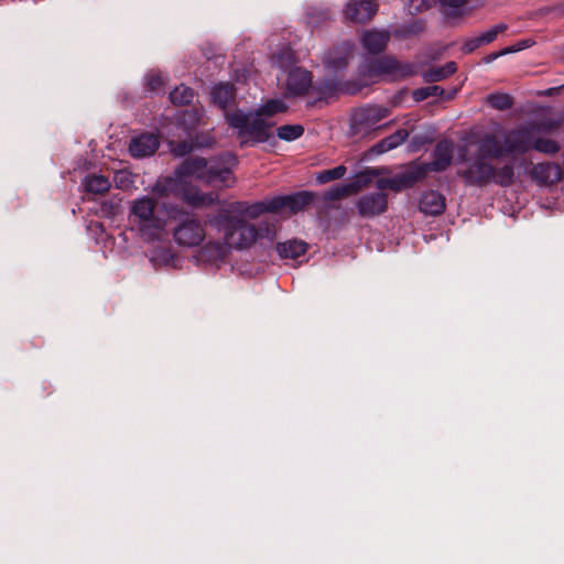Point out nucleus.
I'll return each mask as SVG.
<instances>
[{"mask_svg": "<svg viewBox=\"0 0 564 564\" xmlns=\"http://www.w3.org/2000/svg\"><path fill=\"white\" fill-rule=\"evenodd\" d=\"M237 156L230 152L221 153L209 160L204 158H188L175 171L183 177H195L208 185L230 187L235 183L232 169L237 165Z\"/></svg>", "mask_w": 564, "mask_h": 564, "instance_id": "nucleus-1", "label": "nucleus"}, {"mask_svg": "<svg viewBox=\"0 0 564 564\" xmlns=\"http://www.w3.org/2000/svg\"><path fill=\"white\" fill-rule=\"evenodd\" d=\"M209 224L223 234L229 250H246L258 239L274 238V229L268 223L254 225L239 216H230L228 213H220L210 218Z\"/></svg>", "mask_w": 564, "mask_h": 564, "instance_id": "nucleus-2", "label": "nucleus"}, {"mask_svg": "<svg viewBox=\"0 0 564 564\" xmlns=\"http://www.w3.org/2000/svg\"><path fill=\"white\" fill-rule=\"evenodd\" d=\"M158 200L149 195L137 197L130 203L128 219L131 229L147 242L159 241L165 230L166 220L156 212Z\"/></svg>", "mask_w": 564, "mask_h": 564, "instance_id": "nucleus-3", "label": "nucleus"}, {"mask_svg": "<svg viewBox=\"0 0 564 564\" xmlns=\"http://www.w3.org/2000/svg\"><path fill=\"white\" fill-rule=\"evenodd\" d=\"M489 159L478 153L469 160L466 169L460 173L466 185L482 187L494 183L501 187H509L514 183V169L512 164L495 167Z\"/></svg>", "mask_w": 564, "mask_h": 564, "instance_id": "nucleus-4", "label": "nucleus"}, {"mask_svg": "<svg viewBox=\"0 0 564 564\" xmlns=\"http://www.w3.org/2000/svg\"><path fill=\"white\" fill-rule=\"evenodd\" d=\"M225 118L229 127L237 130L238 137L241 139V145L264 143L272 137L270 129L272 123L238 109L232 112H226Z\"/></svg>", "mask_w": 564, "mask_h": 564, "instance_id": "nucleus-5", "label": "nucleus"}, {"mask_svg": "<svg viewBox=\"0 0 564 564\" xmlns=\"http://www.w3.org/2000/svg\"><path fill=\"white\" fill-rule=\"evenodd\" d=\"M361 75L387 76L391 80L404 79L416 74V66L384 55L367 61L360 69Z\"/></svg>", "mask_w": 564, "mask_h": 564, "instance_id": "nucleus-6", "label": "nucleus"}, {"mask_svg": "<svg viewBox=\"0 0 564 564\" xmlns=\"http://www.w3.org/2000/svg\"><path fill=\"white\" fill-rule=\"evenodd\" d=\"M173 238L181 247H197L205 238V228L200 220L187 217L173 229Z\"/></svg>", "mask_w": 564, "mask_h": 564, "instance_id": "nucleus-7", "label": "nucleus"}, {"mask_svg": "<svg viewBox=\"0 0 564 564\" xmlns=\"http://www.w3.org/2000/svg\"><path fill=\"white\" fill-rule=\"evenodd\" d=\"M390 115V110L383 106L367 105L358 108L352 116V124L357 132L366 133L381 128L379 122Z\"/></svg>", "mask_w": 564, "mask_h": 564, "instance_id": "nucleus-8", "label": "nucleus"}, {"mask_svg": "<svg viewBox=\"0 0 564 564\" xmlns=\"http://www.w3.org/2000/svg\"><path fill=\"white\" fill-rule=\"evenodd\" d=\"M433 160L429 163H422L411 166L412 171L422 172V180L429 172H443L452 163L453 143L449 140L438 141L432 152Z\"/></svg>", "mask_w": 564, "mask_h": 564, "instance_id": "nucleus-9", "label": "nucleus"}, {"mask_svg": "<svg viewBox=\"0 0 564 564\" xmlns=\"http://www.w3.org/2000/svg\"><path fill=\"white\" fill-rule=\"evenodd\" d=\"M354 55V45L350 42H343L324 53L323 65L329 75L344 72Z\"/></svg>", "mask_w": 564, "mask_h": 564, "instance_id": "nucleus-10", "label": "nucleus"}, {"mask_svg": "<svg viewBox=\"0 0 564 564\" xmlns=\"http://www.w3.org/2000/svg\"><path fill=\"white\" fill-rule=\"evenodd\" d=\"M532 149V129L522 126L508 130L503 135V150L506 155L524 154Z\"/></svg>", "mask_w": 564, "mask_h": 564, "instance_id": "nucleus-11", "label": "nucleus"}, {"mask_svg": "<svg viewBox=\"0 0 564 564\" xmlns=\"http://www.w3.org/2000/svg\"><path fill=\"white\" fill-rule=\"evenodd\" d=\"M358 215L362 218H372L386 213L388 208V195L383 192L368 193L356 202Z\"/></svg>", "mask_w": 564, "mask_h": 564, "instance_id": "nucleus-12", "label": "nucleus"}, {"mask_svg": "<svg viewBox=\"0 0 564 564\" xmlns=\"http://www.w3.org/2000/svg\"><path fill=\"white\" fill-rule=\"evenodd\" d=\"M316 194L310 191H300L290 195H279L272 197L271 208H275L276 212L286 208L292 213H297L313 203Z\"/></svg>", "mask_w": 564, "mask_h": 564, "instance_id": "nucleus-13", "label": "nucleus"}, {"mask_svg": "<svg viewBox=\"0 0 564 564\" xmlns=\"http://www.w3.org/2000/svg\"><path fill=\"white\" fill-rule=\"evenodd\" d=\"M378 10L373 0H349L344 9L346 20L354 23H365L370 20Z\"/></svg>", "mask_w": 564, "mask_h": 564, "instance_id": "nucleus-14", "label": "nucleus"}, {"mask_svg": "<svg viewBox=\"0 0 564 564\" xmlns=\"http://www.w3.org/2000/svg\"><path fill=\"white\" fill-rule=\"evenodd\" d=\"M421 180L422 172L412 171V169L410 167L401 174H397L388 178L378 180L376 186L379 189V192H382L386 188L392 189L394 192H400L404 188H410L414 186Z\"/></svg>", "mask_w": 564, "mask_h": 564, "instance_id": "nucleus-15", "label": "nucleus"}, {"mask_svg": "<svg viewBox=\"0 0 564 564\" xmlns=\"http://www.w3.org/2000/svg\"><path fill=\"white\" fill-rule=\"evenodd\" d=\"M312 87L311 72L301 67L292 68L286 77V95L290 97L302 96Z\"/></svg>", "mask_w": 564, "mask_h": 564, "instance_id": "nucleus-16", "label": "nucleus"}, {"mask_svg": "<svg viewBox=\"0 0 564 564\" xmlns=\"http://www.w3.org/2000/svg\"><path fill=\"white\" fill-rule=\"evenodd\" d=\"M160 147V141L154 133H142L131 139L129 153L134 159H143L153 155Z\"/></svg>", "mask_w": 564, "mask_h": 564, "instance_id": "nucleus-17", "label": "nucleus"}, {"mask_svg": "<svg viewBox=\"0 0 564 564\" xmlns=\"http://www.w3.org/2000/svg\"><path fill=\"white\" fill-rule=\"evenodd\" d=\"M531 178L539 185H551L561 181L563 172L557 163L542 162L533 165Z\"/></svg>", "mask_w": 564, "mask_h": 564, "instance_id": "nucleus-18", "label": "nucleus"}, {"mask_svg": "<svg viewBox=\"0 0 564 564\" xmlns=\"http://www.w3.org/2000/svg\"><path fill=\"white\" fill-rule=\"evenodd\" d=\"M229 247L225 241H208L198 251L197 259L208 264H219L229 254Z\"/></svg>", "mask_w": 564, "mask_h": 564, "instance_id": "nucleus-19", "label": "nucleus"}, {"mask_svg": "<svg viewBox=\"0 0 564 564\" xmlns=\"http://www.w3.org/2000/svg\"><path fill=\"white\" fill-rule=\"evenodd\" d=\"M445 207V196L434 189L424 192L419 202L420 212L430 216H438L443 214Z\"/></svg>", "mask_w": 564, "mask_h": 564, "instance_id": "nucleus-20", "label": "nucleus"}, {"mask_svg": "<svg viewBox=\"0 0 564 564\" xmlns=\"http://www.w3.org/2000/svg\"><path fill=\"white\" fill-rule=\"evenodd\" d=\"M389 39L388 32L371 30L362 34L361 43L369 54L377 55L386 48Z\"/></svg>", "mask_w": 564, "mask_h": 564, "instance_id": "nucleus-21", "label": "nucleus"}, {"mask_svg": "<svg viewBox=\"0 0 564 564\" xmlns=\"http://www.w3.org/2000/svg\"><path fill=\"white\" fill-rule=\"evenodd\" d=\"M111 181L99 173H88L82 181L85 193L93 195H104L111 188Z\"/></svg>", "mask_w": 564, "mask_h": 564, "instance_id": "nucleus-22", "label": "nucleus"}, {"mask_svg": "<svg viewBox=\"0 0 564 564\" xmlns=\"http://www.w3.org/2000/svg\"><path fill=\"white\" fill-rule=\"evenodd\" d=\"M311 88L312 93L316 95L315 100L312 102L314 105L317 101L327 100L336 96L339 90V80L335 76H326L316 82L315 85H312Z\"/></svg>", "mask_w": 564, "mask_h": 564, "instance_id": "nucleus-23", "label": "nucleus"}, {"mask_svg": "<svg viewBox=\"0 0 564 564\" xmlns=\"http://www.w3.org/2000/svg\"><path fill=\"white\" fill-rule=\"evenodd\" d=\"M183 200L192 207H209L218 203V194L215 192L204 193L196 188L183 192Z\"/></svg>", "mask_w": 564, "mask_h": 564, "instance_id": "nucleus-24", "label": "nucleus"}, {"mask_svg": "<svg viewBox=\"0 0 564 564\" xmlns=\"http://www.w3.org/2000/svg\"><path fill=\"white\" fill-rule=\"evenodd\" d=\"M210 95L215 105L226 109L235 101L236 89L230 83H219L212 88Z\"/></svg>", "mask_w": 564, "mask_h": 564, "instance_id": "nucleus-25", "label": "nucleus"}, {"mask_svg": "<svg viewBox=\"0 0 564 564\" xmlns=\"http://www.w3.org/2000/svg\"><path fill=\"white\" fill-rule=\"evenodd\" d=\"M478 153L482 154L488 159H501L506 156L503 143L500 144L497 135L494 133H486L481 138Z\"/></svg>", "mask_w": 564, "mask_h": 564, "instance_id": "nucleus-26", "label": "nucleus"}, {"mask_svg": "<svg viewBox=\"0 0 564 564\" xmlns=\"http://www.w3.org/2000/svg\"><path fill=\"white\" fill-rule=\"evenodd\" d=\"M409 137L406 129H398L394 133L383 138L372 145L371 152L375 154H383L402 144Z\"/></svg>", "mask_w": 564, "mask_h": 564, "instance_id": "nucleus-27", "label": "nucleus"}, {"mask_svg": "<svg viewBox=\"0 0 564 564\" xmlns=\"http://www.w3.org/2000/svg\"><path fill=\"white\" fill-rule=\"evenodd\" d=\"M307 251V243L302 240H288L276 245V252L283 259H297Z\"/></svg>", "mask_w": 564, "mask_h": 564, "instance_id": "nucleus-28", "label": "nucleus"}, {"mask_svg": "<svg viewBox=\"0 0 564 564\" xmlns=\"http://www.w3.org/2000/svg\"><path fill=\"white\" fill-rule=\"evenodd\" d=\"M457 70L455 62H447L443 66L429 68L422 74L425 83H436L446 79Z\"/></svg>", "mask_w": 564, "mask_h": 564, "instance_id": "nucleus-29", "label": "nucleus"}, {"mask_svg": "<svg viewBox=\"0 0 564 564\" xmlns=\"http://www.w3.org/2000/svg\"><path fill=\"white\" fill-rule=\"evenodd\" d=\"M122 197L120 195H112L109 198H104L96 210L99 217L112 219L121 212Z\"/></svg>", "mask_w": 564, "mask_h": 564, "instance_id": "nucleus-30", "label": "nucleus"}, {"mask_svg": "<svg viewBox=\"0 0 564 564\" xmlns=\"http://www.w3.org/2000/svg\"><path fill=\"white\" fill-rule=\"evenodd\" d=\"M137 177H138V175L132 173L130 170L121 169V170H117L113 173L112 182L115 184V187L120 191H124V192L132 191V189H137V186H135Z\"/></svg>", "mask_w": 564, "mask_h": 564, "instance_id": "nucleus-31", "label": "nucleus"}, {"mask_svg": "<svg viewBox=\"0 0 564 564\" xmlns=\"http://www.w3.org/2000/svg\"><path fill=\"white\" fill-rule=\"evenodd\" d=\"M376 175H378V171L369 167L356 174L354 180L347 183V186L350 188V193L356 194L361 188L368 186Z\"/></svg>", "mask_w": 564, "mask_h": 564, "instance_id": "nucleus-32", "label": "nucleus"}, {"mask_svg": "<svg viewBox=\"0 0 564 564\" xmlns=\"http://www.w3.org/2000/svg\"><path fill=\"white\" fill-rule=\"evenodd\" d=\"M288 110V106L280 99H269L261 105L256 111L257 117H273L276 113L284 112Z\"/></svg>", "mask_w": 564, "mask_h": 564, "instance_id": "nucleus-33", "label": "nucleus"}, {"mask_svg": "<svg viewBox=\"0 0 564 564\" xmlns=\"http://www.w3.org/2000/svg\"><path fill=\"white\" fill-rule=\"evenodd\" d=\"M194 98V90L185 85L175 87L170 93V100L174 105L185 106L189 105Z\"/></svg>", "mask_w": 564, "mask_h": 564, "instance_id": "nucleus-34", "label": "nucleus"}, {"mask_svg": "<svg viewBox=\"0 0 564 564\" xmlns=\"http://www.w3.org/2000/svg\"><path fill=\"white\" fill-rule=\"evenodd\" d=\"M487 104L497 110H508L513 106V98L506 93H492L487 96Z\"/></svg>", "mask_w": 564, "mask_h": 564, "instance_id": "nucleus-35", "label": "nucleus"}, {"mask_svg": "<svg viewBox=\"0 0 564 564\" xmlns=\"http://www.w3.org/2000/svg\"><path fill=\"white\" fill-rule=\"evenodd\" d=\"M532 149L544 154H555L561 150L557 141L545 138H534L532 134Z\"/></svg>", "mask_w": 564, "mask_h": 564, "instance_id": "nucleus-36", "label": "nucleus"}, {"mask_svg": "<svg viewBox=\"0 0 564 564\" xmlns=\"http://www.w3.org/2000/svg\"><path fill=\"white\" fill-rule=\"evenodd\" d=\"M304 133V127L302 124H284L276 129V135L283 141H294L301 138Z\"/></svg>", "mask_w": 564, "mask_h": 564, "instance_id": "nucleus-37", "label": "nucleus"}, {"mask_svg": "<svg viewBox=\"0 0 564 564\" xmlns=\"http://www.w3.org/2000/svg\"><path fill=\"white\" fill-rule=\"evenodd\" d=\"M271 205L272 198L248 204V207L246 209V216L254 219L264 213H276L275 208H271Z\"/></svg>", "mask_w": 564, "mask_h": 564, "instance_id": "nucleus-38", "label": "nucleus"}, {"mask_svg": "<svg viewBox=\"0 0 564 564\" xmlns=\"http://www.w3.org/2000/svg\"><path fill=\"white\" fill-rule=\"evenodd\" d=\"M347 169L340 164L334 169L323 170L316 174V182L319 184H326L330 181L339 180L345 176Z\"/></svg>", "mask_w": 564, "mask_h": 564, "instance_id": "nucleus-39", "label": "nucleus"}, {"mask_svg": "<svg viewBox=\"0 0 564 564\" xmlns=\"http://www.w3.org/2000/svg\"><path fill=\"white\" fill-rule=\"evenodd\" d=\"M444 89L437 85H431L426 87L416 88L412 91L414 101L421 102L430 97L443 96Z\"/></svg>", "mask_w": 564, "mask_h": 564, "instance_id": "nucleus-40", "label": "nucleus"}, {"mask_svg": "<svg viewBox=\"0 0 564 564\" xmlns=\"http://www.w3.org/2000/svg\"><path fill=\"white\" fill-rule=\"evenodd\" d=\"M308 24L318 26L332 18L329 9L311 8L306 13Z\"/></svg>", "mask_w": 564, "mask_h": 564, "instance_id": "nucleus-41", "label": "nucleus"}, {"mask_svg": "<svg viewBox=\"0 0 564 564\" xmlns=\"http://www.w3.org/2000/svg\"><path fill=\"white\" fill-rule=\"evenodd\" d=\"M151 261L170 265L175 261V253L170 248H156L152 253Z\"/></svg>", "mask_w": 564, "mask_h": 564, "instance_id": "nucleus-42", "label": "nucleus"}, {"mask_svg": "<svg viewBox=\"0 0 564 564\" xmlns=\"http://www.w3.org/2000/svg\"><path fill=\"white\" fill-rule=\"evenodd\" d=\"M170 147H171L172 154L177 158H182V156L189 154L195 148V145L193 144L192 141H186V140L178 141V142H171Z\"/></svg>", "mask_w": 564, "mask_h": 564, "instance_id": "nucleus-43", "label": "nucleus"}, {"mask_svg": "<svg viewBox=\"0 0 564 564\" xmlns=\"http://www.w3.org/2000/svg\"><path fill=\"white\" fill-rule=\"evenodd\" d=\"M352 195L350 193V188L347 186V183L345 184H337L332 186L326 193H325V199L327 200H337L341 197Z\"/></svg>", "mask_w": 564, "mask_h": 564, "instance_id": "nucleus-44", "label": "nucleus"}, {"mask_svg": "<svg viewBox=\"0 0 564 564\" xmlns=\"http://www.w3.org/2000/svg\"><path fill=\"white\" fill-rule=\"evenodd\" d=\"M508 29V25L506 23H498L494 26H491L489 30L480 33V37L484 42V44H490L492 43L500 33L505 32Z\"/></svg>", "mask_w": 564, "mask_h": 564, "instance_id": "nucleus-45", "label": "nucleus"}, {"mask_svg": "<svg viewBox=\"0 0 564 564\" xmlns=\"http://www.w3.org/2000/svg\"><path fill=\"white\" fill-rule=\"evenodd\" d=\"M558 126H560L558 120L547 118V119H543V120L539 121L534 127H530V128L532 129V132L533 131L551 132V131H554L555 129H557Z\"/></svg>", "mask_w": 564, "mask_h": 564, "instance_id": "nucleus-46", "label": "nucleus"}, {"mask_svg": "<svg viewBox=\"0 0 564 564\" xmlns=\"http://www.w3.org/2000/svg\"><path fill=\"white\" fill-rule=\"evenodd\" d=\"M147 85L149 91H160L164 85L163 78L158 73H150L147 76Z\"/></svg>", "mask_w": 564, "mask_h": 564, "instance_id": "nucleus-47", "label": "nucleus"}, {"mask_svg": "<svg viewBox=\"0 0 564 564\" xmlns=\"http://www.w3.org/2000/svg\"><path fill=\"white\" fill-rule=\"evenodd\" d=\"M482 45H485V44H484L480 35H478V36L470 37V39L464 41L462 51L464 54H470Z\"/></svg>", "mask_w": 564, "mask_h": 564, "instance_id": "nucleus-48", "label": "nucleus"}, {"mask_svg": "<svg viewBox=\"0 0 564 564\" xmlns=\"http://www.w3.org/2000/svg\"><path fill=\"white\" fill-rule=\"evenodd\" d=\"M436 4V0H409V9L410 11L420 12L423 10H427Z\"/></svg>", "mask_w": 564, "mask_h": 564, "instance_id": "nucleus-49", "label": "nucleus"}, {"mask_svg": "<svg viewBox=\"0 0 564 564\" xmlns=\"http://www.w3.org/2000/svg\"><path fill=\"white\" fill-rule=\"evenodd\" d=\"M466 2L467 0H440L441 6L451 9L452 14H456Z\"/></svg>", "mask_w": 564, "mask_h": 564, "instance_id": "nucleus-50", "label": "nucleus"}, {"mask_svg": "<svg viewBox=\"0 0 564 564\" xmlns=\"http://www.w3.org/2000/svg\"><path fill=\"white\" fill-rule=\"evenodd\" d=\"M511 51H512V50H509V48L503 47V48H501V50H500V51H498V52H494V53H490V54L486 55V56L482 58V62H484L485 64H490V63H492L494 61H496L498 57H500V56H505V55H507V54H510V53H511Z\"/></svg>", "mask_w": 564, "mask_h": 564, "instance_id": "nucleus-51", "label": "nucleus"}, {"mask_svg": "<svg viewBox=\"0 0 564 564\" xmlns=\"http://www.w3.org/2000/svg\"><path fill=\"white\" fill-rule=\"evenodd\" d=\"M248 207L247 202H234L230 204L229 210L236 213L238 215H246V209Z\"/></svg>", "mask_w": 564, "mask_h": 564, "instance_id": "nucleus-52", "label": "nucleus"}, {"mask_svg": "<svg viewBox=\"0 0 564 564\" xmlns=\"http://www.w3.org/2000/svg\"><path fill=\"white\" fill-rule=\"evenodd\" d=\"M531 46V42L529 40L519 41L514 45L507 46L506 48L512 50L511 53H516L519 51H522L524 48H528Z\"/></svg>", "mask_w": 564, "mask_h": 564, "instance_id": "nucleus-53", "label": "nucleus"}, {"mask_svg": "<svg viewBox=\"0 0 564 564\" xmlns=\"http://www.w3.org/2000/svg\"><path fill=\"white\" fill-rule=\"evenodd\" d=\"M422 23L421 22H415L413 24H410L409 26H406L405 29V33L406 34H416L419 33L420 31H422Z\"/></svg>", "mask_w": 564, "mask_h": 564, "instance_id": "nucleus-54", "label": "nucleus"}, {"mask_svg": "<svg viewBox=\"0 0 564 564\" xmlns=\"http://www.w3.org/2000/svg\"><path fill=\"white\" fill-rule=\"evenodd\" d=\"M153 191L160 195H163L165 192V187H162L160 183H156L153 187Z\"/></svg>", "mask_w": 564, "mask_h": 564, "instance_id": "nucleus-55", "label": "nucleus"}, {"mask_svg": "<svg viewBox=\"0 0 564 564\" xmlns=\"http://www.w3.org/2000/svg\"><path fill=\"white\" fill-rule=\"evenodd\" d=\"M77 165H78V167H83V169L88 170V169L90 167V165H91V162L85 161V162L82 164V162H80V161H78Z\"/></svg>", "mask_w": 564, "mask_h": 564, "instance_id": "nucleus-56", "label": "nucleus"}, {"mask_svg": "<svg viewBox=\"0 0 564 564\" xmlns=\"http://www.w3.org/2000/svg\"><path fill=\"white\" fill-rule=\"evenodd\" d=\"M552 90H553L552 88H549V90L546 91V95H551Z\"/></svg>", "mask_w": 564, "mask_h": 564, "instance_id": "nucleus-57", "label": "nucleus"}, {"mask_svg": "<svg viewBox=\"0 0 564 564\" xmlns=\"http://www.w3.org/2000/svg\"><path fill=\"white\" fill-rule=\"evenodd\" d=\"M563 9H564V4H563Z\"/></svg>", "mask_w": 564, "mask_h": 564, "instance_id": "nucleus-58", "label": "nucleus"}]
</instances>
